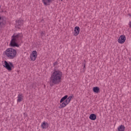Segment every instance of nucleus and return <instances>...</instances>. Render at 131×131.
Masks as SVG:
<instances>
[{"mask_svg":"<svg viewBox=\"0 0 131 131\" xmlns=\"http://www.w3.org/2000/svg\"><path fill=\"white\" fill-rule=\"evenodd\" d=\"M63 73L59 70L54 71L51 75L50 80L53 84H59L62 81Z\"/></svg>","mask_w":131,"mask_h":131,"instance_id":"obj_1","label":"nucleus"},{"mask_svg":"<svg viewBox=\"0 0 131 131\" xmlns=\"http://www.w3.org/2000/svg\"><path fill=\"white\" fill-rule=\"evenodd\" d=\"M23 37V35L20 33L14 34L12 36V40L10 42V46L11 47H19L17 43L19 42Z\"/></svg>","mask_w":131,"mask_h":131,"instance_id":"obj_2","label":"nucleus"},{"mask_svg":"<svg viewBox=\"0 0 131 131\" xmlns=\"http://www.w3.org/2000/svg\"><path fill=\"white\" fill-rule=\"evenodd\" d=\"M5 55L9 59H14L17 55V51L13 48H8L5 51Z\"/></svg>","mask_w":131,"mask_h":131,"instance_id":"obj_3","label":"nucleus"},{"mask_svg":"<svg viewBox=\"0 0 131 131\" xmlns=\"http://www.w3.org/2000/svg\"><path fill=\"white\" fill-rule=\"evenodd\" d=\"M2 65L6 69H7L8 71H12V67H14V65L12 62H8V61L6 60L2 62Z\"/></svg>","mask_w":131,"mask_h":131,"instance_id":"obj_4","label":"nucleus"},{"mask_svg":"<svg viewBox=\"0 0 131 131\" xmlns=\"http://www.w3.org/2000/svg\"><path fill=\"white\" fill-rule=\"evenodd\" d=\"M72 99V96L69 97L67 99L65 100L64 101L60 104V108H64V107H66V106L70 103Z\"/></svg>","mask_w":131,"mask_h":131,"instance_id":"obj_5","label":"nucleus"},{"mask_svg":"<svg viewBox=\"0 0 131 131\" xmlns=\"http://www.w3.org/2000/svg\"><path fill=\"white\" fill-rule=\"evenodd\" d=\"M37 57V52H36V51H33L32 52V54L30 55V58L31 61H35Z\"/></svg>","mask_w":131,"mask_h":131,"instance_id":"obj_6","label":"nucleus"},{"mask_svg":"<svg viewBox=\"0 0 131 131\" xmlns=\"http://www.w3.org/2000/svg\"><path fill=\"white\" fill-rule=\"evenodd\" d=\"M126 37L125 36L121 35L119 37L118 41L119 43H123L125 41Z\"/></svg>","mask_w":131,"mask_h":131,"instance_id":"obj_7","label":"nucleus"},{"mask_svg":"<svg viewBox=\"0 0 131 131\" xmlns=\"http://www.w3.org/2000/svg\"><path fill=\"white\" fill-rule=\"evenodd\" d=\"M55 0H42V3L44 6H50V3L54 2Z\"/></svg>","mask_w":131,"mask_h":131,"instance_id":"obj_8","label":"nucleus"},{"mask_svg":"<svg viewBox=\"0 0 131 131\" xmlns=\"http://www.w3.org/2000/svg\"><path fill=\"white\" fill-rule=\"evenodd\" d=\"M6 24V21L4 19V18L0 16V28L4 27V26Z\"/></svg>","mask_w":131,"mask_h":131,"instance_id":"obj_9","label":"nucleus"},{"mask_svg":"<svg viewBox=\"0 0 131 131\" xmlns=\"http://www.w3.org/2000/svg\"><path fill=\"white\" fill-rule=\"evenodd\" d=\"M79 31H80V29L79 28V27H76L74 32V36H77V35L79 34Z\"/></svg>","mask_w":131,"mask_h":131,"instance_id":"obj_10","label":"nucleus"},{"mask_svg":"<svg viewBox=\"0 0 131 131\" xmlns=\"http://www.w3.org/2000/svg\"><path fill=\"white\" fill-rule=\"evenodd\" d=\"M23 20H22L21 19H19L16 22L15 27H16V28H20V27L21 26V25H23Z\"/></svg>","mask_w":131,"mask_h":131,"instance_id":"obj_11","label":"nucleus"},{"mask_svg":"<svg viewBox=\"0 0 131 131\" xmlns=\"http://www.w3.org/2000/svg\"><path fill=\"white\" fill-rule=\"evenodd\" d=\"M23 98H24V97L23 96V95H22L21 94H19L17 96V101L18 102H21V101H23V100H24Z\"/></svg>","mask_w":131,"mask_h":131,"instance_id":"obj_12","label":"nucleus"},{"mask_svg":"<svg viewBox=\"0 0 131 131\" xmlns=\"http://www.w3.org/2000/svg\"><path fill=\"white\" fill-rule=\"evenodd\" d=\"M41 126L43 129H46V128H48L49 126V124L48 123H46L45 122H43L42 124L41 125Z\"/></svg>","mask_w":131,"mask_h":131,"instance_id":"obj_13","label":"nucleus"},{"mask_svg":"<svg viewBox=\"0 0 131 131\" xmlns=\"http://www.w3.org/2000/svg\"><path fill=\"white\" fill-rule=\"evenodd\" d=\"M89 118L91 120H96L97 119V116L95 114H92L90 115Z\"/></svg>","mask_w":131,"mask_h":131,"instance_id":"obj_14","label":"nucleus"},{"mask_svg":"<svg viewBox=\"0 0 131 131\" xmlns=\"http://www.w3.org/2000/svg\"><path fill=\"white\" fill-rule=\"evenodd\" d=\"M125 130V127L124 125H121L118 127V131H124Z\"/></svg>","mask_w":131,"mask_h":131,"instance_id":"obj_15","label":"nucleus"},{"mask_svg":"<svg viewBox=\"0 0 131 131\" xmlns=\"http://www.w3.org/2000/svg\"><path fill=\"white\" fill-rule=\"evenodd\" d=\"M68 98V95H66L64 97H63L60 101V103H63V102H64V101H65L66 99H67Z\"/></svg>","mask_w":131,"mask_h":131,"instance_id":"obj_16","label":"nucleus"},{"mask_svg":"<svg viewBox=\"0 0 131 131\" xmlns=\"http://www.w3.org/2000/svg\"><path fill=\"white\" fill-rule=\"evenodd\" d=\"M99 89L98 87L96 86V87L93 88V92L94 93L98 94V93H99Z\"/></svg>","mask_w":131,"mask_h":131,"instance_id":"obj_17","label":"nucleus"},{"mask_svg":"<svg viewBox=\"0 0 131 131\" xmlns=\"http://www.w3.org/2000/svg\"><path fill=\"white\" fill-rule=\"evenodd\" d=\"M41 35L42 36H45L46 35V32L45 31H42L41 33Z\"/></svg>","mask_w":131,"mask_h":131,"instance_id":"obj_18","label":"nucleus"},{"mask_svg":"<svg viewBox=\"0 0 131 131\" xmlns=\"http://www.w3.org/2000/svg\"><path fill=\"white\" fill-rule=\"evenodd\" d=\"M129 26L131 28V21L129 22Z\"/></svg>","mask_w":131,"mask_h":131,"instance_id":"obj_19","label":"nucleus"},{"mask_svg":"<svg viewBox=\"0 0 131 131\" xmlns=\"http://www.w3.org/2000/svg\"><path fill=\"white\" fill-rule=\"evenodd\" d=\"M59 1H61V2H62V1H63V0H59Z\"/></svg>","mask_w":131,"mask_h":131,"instance_id":"obj_20","label":"nucleus"},{"mask_svg":"<svg viewBox=\"0 0 131 131\" xmlns=\"http://www.w3.org/2000/svg\"><path fill=\"white\" fill-rule=\"evenodd\" d=\"M84 67H85V66H84Z\"/></svg>","mask_w":131,"mask_h":131,"instance_id":"obj_21","label":"nucleus"}]
</instances>
